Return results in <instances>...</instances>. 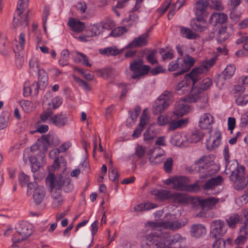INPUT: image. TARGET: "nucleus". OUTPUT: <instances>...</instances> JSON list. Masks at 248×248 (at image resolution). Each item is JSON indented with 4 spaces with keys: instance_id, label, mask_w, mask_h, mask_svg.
Wrapping results in <instances>:
<instances>
[{
    "instance_id": "1",
    "label": "nucleus",
    "mask_w": 248,
    "mask_h": 248,
    "mask_svg": "<svg viewBox=\"0 0 248 248\" xmlns=\"http://www.w3.org/2000/svg\"><path fill=\"white\" fill-rule=\"evenodd\" d=\"M215 156L213 155H203L196 160L193 165L186 168L190 173L195 172L200 174L199 180L193 184H189L190 179L186 176H175L165 180L164 184L173 186H199L209 177L216 174L219 170V167L214 162Z\"/></svg>"
},
{
    "instance_id": "2",
    "label": "nucleus",
    "mask_w": 248,
    "mask_h": 248,
    "mask_svg": "<svg viewBox=\"0 0 248 248\" xmlns=\"http://www.w3.org/2000/svg\"><path fill=\"white\" fill-rule=\"evenodd\" d=\"M195 62V59L189 55L186 54L184 58L178 57L175 60L170 62L168 65L169 72H174L173 77L184 74L189 71Z\"/></svg>"
},
{
    "instance_id": "3",
    "label": "nucleus",
    "mask_w": 248,
    "mask_h": 248,
    "mask_svg": "<svg viewBox=\"0 0 248 248\" xmlns=\"http://www.w3.org/2000/svg\"><path fill=\"white\" fill-rule=\"evenodd\" d=\"M163 220L161 221L148 222L146 225L153 230V232L150 233L146 238L147 245L152 248H164V245L161 242L162 233L160 230H156L159 228H163Z\"/></svg>"
},
{
    "instance_id": "4",
    "label": "nucleus",
    "mask_w": 248,
    "mask_h": 248,
    "mask_svg": "<svg viewBox=\"0 0 248 248\" xmlns=\"http://www.w3.org/2000/svg\"><path fill=\"white\" fill-rule=\"evenodd\" d=\"M213 85L212 80L207 78L203 79L198 85L192 88L189 94L185 98V100L187 102L194 103L201 99L204 92L208 90Z\"/></svg>"
},
{
    "instance_id": "5",
    "label": "nucleus",
    "mask_w": 248,
    "mask_h": 248,
    "mask_svg": "<svg viewBox=\"0 0 248 248\" xmlns=\"http://www.w3.org/2000/svg\"><path fill=\"white\" fill-rule=\"evenodd\" d=\"M211 231L210 236L216 239L212 245L213 248H219V245L222 242L225 245V242L220 239L227 231L225 222L220 220H215L211 223Z\"/></svg>"
},
{
    "instance_id": "6",
    "label": "nucleus",
    "mask_w": 248,
    "mask_h": 248,
    "mask_svg": "<svg viewBox=\"0 0 248 248\" xmlns=\"http://www.w3.org/2000/svg\"><path fill=\"white\" fill-rule=\"evenodd\" d=\"M28 3L29 0H18L16 10L17 11V16L20 17V20L19 19L16 20V17H14L13 26L15 28L20 27L21 29H23L28 26L29 11L22 16H21L24 10L28 7Z\"/></svg>"
},
{
    "instance_id": "7",
    "label": "nucleus",
    "mask_w": 248,
    "mask_h": 248,
    "mask_svg": "<svg viewBox=\"0 0 248 248\" xmlns=\"http://www.w3.org/2000/svg\"><path fill=\"white\" fill-rule=\"evenodd\" d=\"M172 93L170 92L164 91L155 101L153 106V113L157 115L164 111L170 104Z\"/></svg>"
},
{
    "instance_id": "8",
    "label": "nucleus",
    "mask_w": 248,
    "mask_h": 248,
    "mask_svg": "<svg viewBox=\"0 0 248 248\" xmlns=\"http://www.w3.org/2000/svg\"><path fill=\"white\" fill-rule=\"evenodd\" d=\"M188 74L185 76V80L180 81L176 86V91L179 94H184L191 90L192 88L199 81L200 78L196 74L191 76H187Z\"/></svg>"
},
{
    "instance_id": "9",
    "label": "nucleus",
    "mask_w": 248,
    "mask_h": 248,
    "mask_svg": "<svg viewBox=\"0 0 248 248\" xmlns=\"http://www.w3.org/2000/svg\"><path fill=\"white\" fill-rule=\"evenodd\" d=\"M17 233L13 235L12 241L18 243L26 239L32 232L31 225L27 222H21L16 227Z\"/></svg>"
},
{
    "instance_id": "10",
    "label": "nucleus",
    "mask_w": 248,
    "mask_h": 248,
    "mask_svg": "<svg viewBox=\"0 0 248 248\" xmlns=\"http://www.w3.org/2000/svg\"><path fill=\"white\" fill-rule=\"evenodd\" d=\"M143 60L139 59L130 63V69L133 72L131 78L138 79L141 76L147 75L151 70V67L147 65H142Z\"/></svg>"
},
{
    "instance_id": "11",
    "label": "nucleus",
    "mask_w": 248,
    "mask_h": 248,
    "mask_svg": "<svg viewBox=\"0 0 248 248\" xmlns=\"http://www.w3.org/2000/svg\"><path fill=\"white\" fill-rule=\"evenodd\" d=\"M164 218L166 219L163 220V228L173 231L182 228L187 223V219H186L184 221L175 220L174 218L175 217L174 215L170 214H166Z\"/></svg>"
},
{
    "instance_id": "12",
    "label": "nucleus",
    "mask_w": 248,
    "mask_h": 248,
    "mask_svg": "<svg viewBox=\"0 0 248 248\" xmlns=\"http://www.w3.org/2000/svg\"><path fill=\"white\" fill-rule=\"evenodd\" d=\"M223 156L225 163V172L226 174H229L230 172H233L239 170L240 166H239L238 162L236 159L230 160V152L228 144H226L223 149Z\"/></svg>"
},
{
    "instance_id": "13",
    "label": "nucleus",
    "mask_w": 248,
    "mask_h": 248,
    "mask_svg": "<svg viewBox=\"0 0 248 248\" xmlns=\"http://www.w3.org/2000/svg\"><path fill=\"white\" fill-rule=\"evenodd\" d=\"M243 217L245 219L244 225L240 228L239 236L234 241L236 245L244 244L248 236V210H245L243 211Z\"/></svg>"
},
{
    "instance_id": "14",
    "label": "nucleus",
    "mask_w": 248,
    "mask_h": 248,
    "mask_svg": "<svg viewBox=\"0 0 248 248\" xmlns=\"http://www.w3.org/2000/svg\"><path fill=\"white\" fill-rule=\"evenodd\" d=\"M46 186H68L70 184V180L60 175L56 177L52 173H49L45 179Z\"/></svg>"
},
{
    "instance_id": "15",
    "label": "nucleus",
    "mask_w": 248,
    "mask_h": 248,
    "mask_svg": "<svg viewBox=\"0 0 248 248\" xmlns=\"http://www.w3.org/2000/svg\"><path fill=\"white\" fill-rule=\"evenodd\" d=\"M245 167L241 165L239 170L229 173L230 180L235 186H247L245 178Z\"/></svg>"
},
{
    "instance_id": "16",
    "label": "nucleus",
    "mask_w": 248,
    "mask_h": 248,
    "mask_svg": "<svg viewBox=\"0 0 248 248\" xmlns=\"http://www.w3.org/2000/svg\"><path fill=\"white\" fill-rule=\"evenodd\" d=\"M31 195L34 202L37 205L40 204L46 195L44 187H28L27 195L30 196Z\"/></svg>"
},
{
    "instance_id": "17",
    "label": "nucleus",
    "mask_w": 248,
    "mask_h": 248,
    "mask_svg": "<svg viewBox=\"0 0 248 248\" xmlns=\"http://www.w3.org/2000/svg\"><path fill=\"white\" fill-rule=\"evenodd\" d=\"M45 151H40L36 156H31L29 161L31 164V170L33 173H36L45 162L46 156Z\"/></svg>"
},
{
    "instance_id": "18",
    "label": "nucleus",
    "mask_w": 248,
    "mask_h": 248,
    "mask_svg": "<svg viewBox=\"0 0 248 248\" xmlns=\"http://www.w3.org/2000/svg\"><path fill=\"white\" fill-rule=\"evenodd\" d=\"M38 142L41 143L43 144V150L46 152L48 147L49 145L56 146L60 143V140L57 136L49 133L47 135H43L41 138L38 139Z\"/></svg>"
},
{
    "instance_id": "19",
    "label": "nucleus",
    "mask_w": 248,
    "mask_h": 248,
    "mask_svg": "<svg viewBox=\"0 0 248 248\" xmlns=\"http://www.w3.org/2000/svg\"><path fill=\"white\" fill-rule=\"evenodd\" d=\"M49 192L50 196L53 199L52 206L53 208L59 207L63 202V199L61 195V187H49Z\"/></svg>"
},
{
    "instance_id": "20",
    "label": "nucleus",
    "mask_w": 248,
    "mask_h": 248,
    "mask_svg": "<svg viewBox=\"0 0 248 248\" xmlns=\"http://www.w3.org/2000/svg\"><path fill=\"white\" fill-rule=\"evenodd\" d=\"M216 61V58L213 57L208 60L203 62L201 65L193 68L191 71L188 73L187 76L190 77L194 74H196L197 75H199L200 74H202L207 72L209 68L215 64Z\"/></svg>"
},
{
    "instance_id": "21",
    "label": "nucleus",
    "mask_w": 248,
    "mask_h": 248,
    "mask_svg": "<svg viewBox=\"0 0 248 248\" xmlns=\"http://www.w3.org/2000/svg\"><path fill=\"white\" fill-rule=\"evenodd\" d=\"M149 35L145 32L134 39L125 46L126 48L141 47L148 45Z\"/></svg>"
},
{
    "instance_id": "22",
    "label": "nucleus",
    "mask_w": 248,
    "mask_h": 248,
    "mask_svg": "<svg viewBox=\"0 0 248 248\" xmlns=\"http://www.w3.org/2000/svg\"><path fill=\"white\" fill-rule=\"evenodd\" d=\"M221 143V133L217 130L206 140V146L208 150L212 151L217 148Z\"/></svg>"
},
{
    "instance_id": "23",
    "label": "nucleus",
    "mask_w": 248,
    "mask_h": 248,
    "mask_svg": "<svg viewBox=\"0 0 248 248\" xmlns=\"http://www.w3.org/2000/svg\"><path fill=\"white\" fill-rule=\"evenodd\" d=\"M51 123L58 127H62L66 125L71 121L65 113L62 112L58 113L50 119Z\"/></svg>"
},
{
    "instance_id": "24",
    "label": "nucleus",
    "mask_w": 248,
    "mask_h": 248,
    "mask_svg": "<svg viewBox=\"0 0 248 248\" xmlns=\"http://www.w3.org/2000/svg\"><path fill=\"white\" fill-rule=\"evenodd\" d=\"M219 202L218 198L209 197L204 199H197L196 202L203 210L212 209Z\"/></svg>"
},
{
    "instance_id": "25",
    "label": "nucleus",
    "mask_w": 248,
    "mask_h": 248,
    "mask_svg": "<svg viewBox=\"0 0 248 248\" xmlns=\"http://www.w3.org/2000/svg\"><path fill=\"white\" fill-rule=\"evenodd\" d=\"M39 175V174H36L34 173L33 177L34 182H30V176L23 172H20L18 174V180L20 185L23 186L27 185V186H34V183L36 182V181L41 180L43 177H44L43 174H41V177L39 178L37 175Z\"/></svg>"
},
{
    "instance_id": "26",
    "label": "nucleus",
    "mask_w": 248,
    "mask_h": 248,
    "mask_svg": "<svg viewBox=\"0 0 248 248\" xmlns=\"http://www.w3.org/2000/svg\"><path fill=\"white\" fill-rule=\"evenodd\" d=\"M206 232V229L203 224H194L191 226L190 233L191 237L198 238L205 235Z\"/></svg>"
},
{
    "instance_id": "27",
    "label": "nucleus",
    "mask_w": 248,
    "mask_h": 248,
    "mask_svg": "<svg viewBox=\"0 0 248 248\" xmlns=\"http://www.w3.org/2000/svg\"><path fill=\"white\" fill-rule=\"evenodd\" d=\"M186 238L183 237L179 233H175L170 239V246L171 248H185Z\"/></svg>"
},
{
    "instance_id": "28",
    "label": "nucleus",
    "mask_w": 248,
    "mask_h": 248,
    "mask_svg": "<svg viewBox=\"0 0 248 248\" xmlns=\"http://www.w3.org/2000/svg\"><path fill=\"white\" fill-rule=\"evenodd\" d=\"M227 20L228 16L224 13L214 12L210 17V23L214 26H217L218 24H223L227 22Z\"/></svg>"
},
{
    "instance_id": "29",
    "label": "nucleus",
    "mask_w": 248,
    "mask_h": 248,
    "mask_svg": "<svg viewBox=\"0 0 248 248\" xmlns=\"http://www.w3.org/2000/svg\"><path fill=\"white\" fill-rule=\"evenodd\" d=\"M171 191L167 189H155L151 191L155 198L159 201H165L170 199Z\"/></svg>"
},
{
    "instance_id": "30",
    "label": "nucleus",
    "mask_w": 248,
    "mask_h": 248,
    "mask_svg": "<svg viewBox=\"0 0 248 248\" xmlns=\"http://www.w3.org/2000/svg\"><path fill=\"white\" fill-rule=\"evenodd\" d=\"M189 110V106L185 104L184 101H179L176 103L173 111V114L178 117H182L186 115Z\"/></svg>"
},
{
    "instance_id": "31",
    "label": "nucleus",
    "mask_w": 248,
    "mask_h": 248,
    "mask_svg": "<svg viewBox=\"0 0 248 248\" xmlns=\"http://www.w3.org/2000/svg\"><path fill=\"white\" fill-rule=\"evenodd\" d=\"M242 219V217L240 215L237 213H234L228 216L225 221L229 228L235 229Z\"/></svg>"
},
{
    "instance_id": "32",
    "label": "nucleus",
    "mask_w": 248,
    "mask_h": 248,
    "mask_svg": "<svg viewBox=\"0 0 248 248\" xmlns=\"http://www.w3.org/2000/svg\"><path fill=\"white\" fill-rule=\"evenodd\" d=\"M214 122L213 116L208 113H204L201 117L199 126L202 129H207Z\"/></svg>"
},
{
    "instance_id": "33",
    "label": "nucleus",
    "mask_w": 248,
    "mask_h": 248,
    "mask_svg": "<svg viewBox=\"0 0 248 248\" xmlns=\"http://www.w3.org/2000/svg\"><path fill=\"white\" fill-rule=\"evenodd\" d=\"M68 23L72 30L78 33L82 32L85 29V24L84 22L73 18H70Z\"/></svg>"
},
{
    "instance_id": "34",
    "label": "nucleus",
    "mask_w": 248,
    "mask_h": 248,
    "mask_svg": "<svg viewBox=\"0 0 248 248\" xmlns=\"http://www.w3.org/2000/svg\"><path fill=\"white\" fill-rule=\"evenodd\" d=\"M206 21L204 18L196 17L191 23L192 29L197 31L202 32L206 29Z\"/></svg>"
},
{
    "instance_id": "35",
    "label": "nucleus",
    "mask_w": 248,
    "mask_h": 248,
    "mask_svg": "<svg viewBox=\"0 0 248 248\" xmlns=\"http://www.w3.org/2000/svg\"><path fill=\"white\" fill-rule=\"evenodd\" d=\"M37 84L40 90H44L48 84L47 74L45 70H39L38 75Z\"/></svg>"
},
{
    "instance_id": "36",
    "label": "nucleus",
    "mask_w": 248,
    "mask_h": 248,
    "mask_svg": "<svg viewBox=\"0 0 248 248\" xmlns=\"http://www.w3.org/2000/svg\"><path fill=\"white\" fill-rule=\"evenodd\" d=\"M227 29L228 27L226 26L220 28L216 36L218 42L222 43L230 37V34L228 32Z\"/></svg>"
},
{
    "instance_id": "37",
    "label": "nucleus",
    "mask_w": 248,
    "mask_h": 248,
    "mask_svg": "<svg viewBox=\"0 0 248 248\" xmlns=\"http://www.w3.org/2000/svg\"><path fill=\"white\" fill-rule=\"evenodd\" d=\"M188 119L187 118L181 119L178 121L173 120L170 122L169 125V130L173 131L178 128L185 126L188 124Z\"/></svg>"
},
{
    "instance_id": "38",
    "label": "nucleus",
    "mask_w": 248,
    "mask_h": 248,
    "mask_svg": "<svg viewBox=\"0 0 248 248\" xmlns=\"http://www.w3.org/2000/svg\"><path fill=\"white\" fill-rule=\"evenodd\" d=\"M223 180L222 177L218 175L209 179L202 185L200 183L199 186H218L221 185Z\"/></svg>"
},
{
    "instance_id": "39",
    "label": "nucleus",
    "mask_w": 248,
    "mask_h": 248,
    "mask_svg": "<svg viewBox=\"0 0 248 248\" xmlns=\"http://www.w3.org/2000/svg\"><path fill=\"white\" fill-rule=\"evenodd\" d=\"M236 68L233 64L227 65L224 71L222 72V78L224 79L231 78L234 75Z\"/></svg>"
},
{
    "instance_id": "40",
    "label": "nucleus",
    "mask_w": 248,
    "mask_h": 248,
    "mask_svg": "<svg viewBox=\"0 0 248 248\" xmlns=\"http://www.w3.org/2000/svg\"><path fill=\"white\" fill-rule=\"evenodd\" d=\"M147 53L146 54L147 62L152 65L158 63V60L156 58L157 50L156 49L153 50L147 49Z\"/></svg>"
},
{
    "instance_id": "41",
    "label": "nucleus",
    "mask_w": 248,
    "mask_h": 248,
    "mask_svg": "<svg viewBox=\"0 0 248 248\" xmlns=\"http://www.w3.org/2000/svg\"><path fill=\"white\" fill-rule=\"evenodd\" d=\"M62 98L60 96H56L47 104L48 107L50 108L53 111L59 108L62 105Z\"/></svg>"
},
{
    "instance_id": "42",
    "label": "nucleus",
    "mask_w": 248,
    "mask_h": 248,
    "mask_svg": "<svg viewBox=\"0 0 248 248\" xmlns=\"http://www.w3.org/2000/svg\"><path fill=\"white\" fill-rule=\"evenodd\" d=\"M69 147V145L67 143H64L59 148L51 150L49 153V155L51 158L58 156L60 153H63L66 151Z\"/></svg>"
},
{
    "instance_id": "43",
    "label": "nucleus",
    "mask_w": 248,
    "mask_h": 248,
    "mask_svg": "<svg viewBox=\"0 0 248 248\" xmlns=\"http://www.w3.org/2000/svg\"><path fill=\"white\" fill-rule=\"evenodd\" d=\"M69 58V51L68 49H63L61 54V57L59 60V65L63 67L68 64V59Z\"/></svg>"
},
{
    "instance_id": "44",
    "label": "nucleus",
    "mask_w": 248,
    "mask_h": 248,
    "mask_svg": "<svg viewBox=\"0 0 248 248\" xmlns=\"http://www.w3.org/2000/svg\"><path fill=\"white\" fill-rule=\"evenodd\" d=\"M39 70H44L42 69H40L39 67V63L37 59L35 57H32L31 59L29 62V72L31 74H33V72H37Z\"/></svg>"
},
{
    "instance_id": "45",
    "label": "nucleus",
    "mask_w": 248,
    "mask_h": 248,
    "mask_svg": "<svg viewBox=\"0 0 248 248\" xmlns=\"http://www.w3.org/2000/svg\"><path fill=\"white\" fill-rule=\"evenodd\" d=\"M121 52L116 46L108 47L100 51L101 54L107 56H116L120 54Z\"/></svg>"
},
{
    "instance_id": "46",
    "label": "nucleus",
    "mask_w": 248,
    "mask_h": 248,
    "mask_svg": "<svg viewBox=\"0 0 248 248\" xmlns=\"http://www.w3.org/2000/svg\"><path fill=\"white\" fill-rule=\"evenodd\" d=\"M181 34L182 36L188 39H195L197 37L196 33L193 32L189 28L186 27L181 28Z\"/></svg>"
},
{
    "instance_id": "47",
    "label": "nucleus",
    "mask_w": 248,
    "mask_h": 248,
    "mask_svg": "<svg viewBox=\"0 0 248 248\" xmlns=\"http://www.w3.org/2000/svg\"><path fill=\"white\" fill-rule=\"evenodd\" d=\"M202 138V134L199 130H194L192 132L187 139V140L191 143H197Z\"/></svg>"
},
{
    "instance_id": "48",
    "label": "nucleus",
    "mask_w": 248,
    "mask_h": 248,
    "mask_svg": "<svg viewBox=\"0 0 248 248\" xmlns=\"http://www.w3.org/2000/svg\"><path fill=\"white\" fill-rule=\"evenodd\" d=\"M9 119V113L8 111H3L0 116V130L6 128Z\"/></svg>"
},
{
    "instance_id": "49",
    "label": "nucleus",
    "mask_w": 248,
    "mask_h": 248,
    "mask_svg": "<svg viewBox=\"0 0 248 248\" xmlns=\"http://www.w3.org/2000/svg\"><path fill=\"white\" fill-rule=\"evenodd\" d=\"M127 31L124 27H118L112 30L109 36L112 37H119Z\"/></svg>"
},
{
    "instance_id": "50",
    "label": "nucleus",
    "mask_w": 248,
    "mask_h": 248,
    "mask_svg": "<svg viewBox=\"0 0 248 248\" xmlns=\"http://www.w3.org/2000/svg\"><path fill=\"white\" fill-rule=\"evenodd\" d=\"M73 78L75 81L78 84L79 86L83 89L88 92L91 90V86L86 81L76 76H74Z\"/></svg>"
},
{
    "instance_id": "51",
    "label": "nucleus",
    "mask_w": 248,
    "mask_h": 248,
    "mask_svg": "<svg viewBox=\"0 0 248 248\" xmlns=\"http://www.w3.org/2000/svg\"><path fill=\"white\" fill-rule=\"evenodd\" d=\"M171 196L170 199H173L175 202H184L186 200L185 195L180 192H171Z\"/></svg>"
},
{
    "instance_id": "52",
    "label": "nucleus",
    "mask_w": 248,
    "mask_h": 248,
    "mask_svg": "<svg viewBox=\"0 0 248 248\" xmlns=\"http://www.w3.org/2000/svg\"><path fill=\"white\" fill-rule=\"evenodd\" d=\"M78 59V61L82 63L83 64L91 67V64L89 62L88 58L84 54L77 52V58Z\"/></svg>"
},
{
    "instance_id": "53",
    "label": "nucleus",
    "mask_w": 248,
    "mask_h": 248,
    "mask_svg": "<svg viewBox=\"0 0 248 248\" xmlns=\"http://www.w3.org/2000/svg\"><path fill=\"white\" fill-rule=\"evenodd\" d=\"M173 162V159L171 157L167 158L164 162L163 169L166 173H170L171 172L172 170Z\"/></svg>"
},
{
    "instance_id": "54",
    "label": "nucleus",
    "mask_w": 248,
    "mask_h": 248,
    "mask_svg": "<svg viewBox=\"0 0 248 248\" xmlns=\"http://www.w3.org/2000/svg\"><path fill=\"white\" fill-rule=\"evenodd\" d=\"M102 25L100 24H94L92 25L90 28L92 32V36H96L101 33L102 31Z\"/></svg>"
},
{
    "instance_id": "55",
    "label": "nucleus",
    "mask_w": 248,
    "mask_h": 248,
    "mask_svg": "<svg viewBox=\"0 0 248 248\" xmlns=\"http://www.w3.org/2000/svg\"><path fill=\"white\" fill-rule=\"evenodd\" d=\"M210 7L211 8L217 11H223L224 9L222 2L217 0H212Z\"/></svg>"
},
{
    "instance_id": "56",
    "label": "nucleus",
    "mask_w": 248,
    "mask_h": 248,
    "mask_svg": "<svg viewBox=\"0 0 248 248\" xmlns=\"http://www.w3.org/2000/svg\"><path fill=\"white\" fill-rule=\"evenodd\" d=\"M235 102L238 106H243L248 103V94L239 96L235 99Z\"/></svg>"
},
{
    "instance_id": "57",
    "label": "nucleus",
    "mask_w": 248,
    "mask_h": 248,
    "mask_svg": "<svg viewBox=\"0 0 248 248\" xmlns=\"http://www.w3.org/2000/svg\"><path fill=\"white\" fill-rule=\"evenodd\" d=\"M53 113V111L51 109V108L47 107L46 110L40 115L41 120L43 122H46Z\"/></svg>"
},
{
    "instance_id": "58",
    "label": "nucleus",
    "mask_w": 248,
    "mask_h": 248,
    "mask_svg": "<svg viewBox=\"0 0 248 248\" xmlns=\"http://www.w3.org/2000/svg\"><path fill=\"white\" fill-rule=\"evenodd\" d=\"M164 159L163 157L156 155V154L154 156L149 157V160L152 165H156L161 163Z\"/></svg>"
},
{
    "instance_id": "59",
    "label": "nucleus",
    "mask_w": 248,
    "mask_h": 248,
    "mask_svg": "<svg viewBox=\"0 0 248 248\" xmlns=\"http://www.w3.org/2000/svg\"><path fill=\"white\" fill-rule=\"evenodd\" d=\"M74 70L75 71H78L79 73H80L82 77L87 80H92L93 78V75L90 73H85L84 70L81 68H79L78 67H75L74 68Z\"/></svg>"
},
{
    "instance_id": "60",
    "label": "nucleus",
    "mask_w": 248,
    "mask_h": 248,
    "mask_svg": "<svg viewBox=\"0 0 248 248\" xmlns=\"http://www.w3.org/2000/svg\"><path fill=\"white\" fill-rule=\"evenodd\" d=\"M209 4L207 0H199L196 2L195 9H207Z\"/></svg>"
},
{
    "instance_id": "61",
    "label": "nucleus",
    "mask_w": 248,
    "mask_h": 248,
    "mask_svg": "<svg viewBox=\"0 0 248 248\" xmlns=\"http://www.w3.org/2000/svg\"><path fill=\"white\" fill-rule=\"evenodd\" d=\"M194 12L196 17L205 18L208 14L207 9H195Z\"/></svg>"
},
{
    "instance_id": "62",
    "label": "nucleus",
    "mask_w": 248,
    "mask_h": 248,
    "mask_svg": "<svg viewBox=\"0 0 248 248\" xmlns=\"http://www.w3.org/2000/svg\"><path fill=\"white\" fill-rule=\"evenodd\" d=\"M102 28L108 30L112 29L115 26V23L113 21L110 19H106L105 21L101 23Z\"/></svg>"
},
{
    "instance_id": "63",
    "label": "nucleus",
    "mask_w": 248,
    "mask_h": 248,
    "mask_svg": "<svg viewBox=\"0 0 248 248\" xmlns=\"http://www.w3.org/2000/svg\"><path fill=\"white\" fill-rule=\"evenodd\" d=\"M118 174L117 172L114 170L109 171V178L110 180L114 182L115 186H118L119 185Z\"/></svg>"
},
{
    "instance_id": "64",
    "label": "nucleus",
    "mask_w": 248,
    "mask_h": 248,
    "mask_svg": "<svg viewBox=\"0 0 248 248\" xmlns=\"http://www.w3.org/2000/svg\"><path fill=\"white\" fill-rule=\"evenodd\" d=\"M166 69L161 65H158L150 70V73L153 76H156L160 73H164Z\"/></svg>"
}]
</instances>
